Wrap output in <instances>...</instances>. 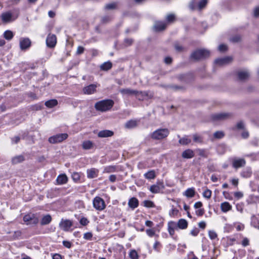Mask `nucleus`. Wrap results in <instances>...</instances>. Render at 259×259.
<instances>
[{
	"label": "nucleus",
	"mask_w": 259,
	"mask_h": 259,
	"mask_svg": "<svg viewBox=\"0 0 259 259\" xmlns=\"http://www.w3.org/2000/svg\"><path fill=\"white\" fill-rule=\"evenodd\" d=\"M114 104V101L112 100H103L97 102L95 104V108L98 111L106 112L111 109Z\"/></svg>",
	"instance_id": "nucleus-1"
},
{
	"label": "nucleus",
	"mask_w": 259,
	"mask_h": 259,
	"mask_svg": "<svg viewBox=\"0 0 259 259\" xmlns=\"http://www.w3.org/2000/svg\"><path fill=\"white\" fill-rule=\"evenodd\" d=\"M210 56V52L206 49H198L193 52L191 55V59L199 60L208 58Z\"/></svg>",
	"instance_id": "nucleus-2"
},
{
	"label": "nucleus",
	"mask_w": 259,
	"mask_h": 259,
	"mask_svg": "<svg viewBox=\"0 0 259 259\" xmlns=\"http://www.w3.org/2000/svg\"><path fill=\"white\" fill-rule=\"evenodd\" d=\"M94 207L97 210L102 211L106 208V204L104 200L99 196L95 197L93 201Z\"/></svg>",
	"instance_id": "nucleus-3"
},
{
	"label": "nucleus",
	"mask_w": 259,
	"mask_h": 259,
	"mask_svg": "<svg viewBox=\"0 0 259 259\" xmlns=\"http://www.w3.org/2000/svg\"><path fill=\"white\" fill-rule=\"evenodd\" d=\"M135 96L139 100L143 101L152 98L153 94L149 91L139 92L137 91Z\"/></svg>",
	"instance_id": "nucleus-4"
},
{
	"label": "nucleus",
	"mask_w": 259,
	"mask_h": 259,
	"mask_svg": "<svg viewBox=\"0 0 259 259\" xmlns=\"http://www.w3.org/2000/svg\"><path fill=\"white\" fill-rule=\"evenodd\" d=\"M68 137V135L67 134H59L52 136L49 138V141L50 143L52 144H56L58 143H60L66 139Z\"/></svg>",
	"instance_id": "nucleus-5"
},
{
	"label": "nucleus",
	"mask_w": 259,
	"mask_h": 259,
	"mask_svg": "<svg viewBox=\"0 0 259 259\" xmlns=\"http://www.w3.org/2000/svg\"><path fill=\"white\" fill-rule=\"evenodd\" d=\"M232 116V114L230 113H219L212 115L211 117L214 121H222L229 118Z\"/></svg>",
	"instance_id": "nucleus-6"
},
{
	"label": "nucleus",
	"mask_w": 259,
	"mask_h": 259,
	"mask_svg": "<svg viewBox=\"0 0 259 259\" xmlns=\"http://www.w3.org/2000/svg\"><path fill=\"white\" fill-rule=\"evenodd\" d=\"M31 45V41L28 37H21L19 39V46L21 50L26 51L28 50Z\"/></svg>",
	"instance_id": "nucleus-7"
},
{
	"label": "nucleus",
	"mask_w": 259,
	"mask_h": 259,
	"mask_svg": "<svg viewBox=\"0 0 259 259\" xmlns=\"http://www.w3.org/2000/svg\"><path fill=\"white\" fill-rule=\"evenodd\" d=\"M46 45L49 48H54L57 44V37L56 35L49 33L46 38Z\"/></svg>",
	"instance_id": "nucleus-8"
},
{
	"label": "nucleus",
	"mask_w": 259,
	"mask_h": 259,
	"mask_svg": "<svg viewBox=\"0 0 259 259\" xmlns=\"http://www.w3.org/2000/svg\"><path fill=\"white\" fill-rule=\"evenodd\" d=\"M17 17H14L11 12H6L3 13L1 15L2 21L5 23H8L14 21Z\"/></svg>",
	"instance_id": "nucleus-9"
},
{
	"label": "nucleus",
	"mask_w": 259,
	"mask_h": 259,
	"mask_svg": "<svg viewBox=\"0 0 259 259\" xmlns=\"http://www.w3.org/2000/svg\"><path fill=\"white\" fill-rule=\"evenodd\" d=\"M164 188L163 183L158 182L156 184L151 186L149 190L152 193H158Z\"/></svg>",
	"instance_id": "nucleus-10"
},
{
	"label": "nucleus",
	"mask_w": 259,
	"mask_h": 259,
	"mask_svg": "<svg viewBox=\"0 0 259 259\" xmlns=\"http://www.w3.org/2000/svg\"><path fill=\"white\" fill-rule=\"evenodd\" d=\"M168 131H155L152 135L153 139L160 140L167 136Z\"/></svg>",
	"instance_id": "nucleus-11"
},
{
	"label": "nucleus",
	"mask_w": 259,
	"mask_h": 259,
	"mask_svg": "<svg viewBox=\"0 0 259 259\" xmlns=\"http://www.w3.org/2000/svg\"><path fill=\"white\" fill-rule=\"evenodd\" d=\"M97 85L91 84L83 88L82 91L84 94L91 95L94 94L97 91Z\"/></svg>",
	"instance_id": "nucleus-12"
},
{
	"label": "nucleus",
	"mask_w": 259,
	"mask_h": 259,
	"mask_svg": "<svg viewBox=\"0 0 259 259\" xmlns=\"http://www.w3.org/2000/svg\"><path fill=\"white\" fill-rule=\"evenodd\" d=\"M246 163V161L243 158H234L232 159V165L235 168H238L244 166Z\"/></svg>",
	"instance_id": "nucleus-13"
},
{
	"label": "nucleus",
	"mask_w": 259,
	"mask_h": 259,
	"mask_svg": "<svg viewBox=\"0 0 259 259\" xmlns=\"http://www.w3.org/2000/svg\"><path fill=\"white\" fill-rule=\"evenodd\" d=\"M72 226V222L69 220H62L59 224V226L61 229L65 231H67Z\"/></svg>",
	"instance_id": "nucleus-14"
},
{
	"label": "nucleus",
	"mask_w": 259,
	"mask_h": 259,
	"mask_svg": "<svg viewBox=\"0 0 259 259\" xmlns=\"http://www.w3.org/2000/svg\"><path fill=\"white\" fill-rule=\"evenodd\" d=\"M140 123V120L138 119H131L127 121L125 123V128H135L137 127Z\"/></svg>",
	"instance_id": "nucleus-15"
},
{
	"label": "nucleus",
	"mask_w": 259,
	"mask_h": 259,
	"mask_svg": "<svg viewBox=\"0 0 259 259\" xmlns=\"http://www.w3.org/2000/svg\"><path fill=\"white\" fill-rule=\"evenodd\" d=\"M87 177L89 179L96 178L98 176L99 170L95 168L88 169L87 171Z\"/></svg>",
	"instance_id": "nucleus-16"
},
{
	"label": "nucleus",
	"mask_w": 259,
	"mask_h": 259,
	"mask_svg": "<svg viewBox=\"0 0 259 259\" xmlns=\"http://www.w3.org/2000/svg\"><path fill=\"white\" fill-rule=\"evenodd\" d=\"M194 152L190 149L184 150L182 153V157L185 159L192 158L194 156Z\"/></svg>",
	"instance_id": "nucleus-17"
},
{
	"label": "nucleus",
	"mask_w": 259,
	"mask_h": 259,
	"mask_svg": "<svg viewBox=\"0 0 259 259\" xmlns=\"http://www.w3.org/2000/svg\"><path fill=\"white\" fill-rule=\"evenodd\" d=\"M81 146L83 149L87 150L94 148L95 146L94 143L90 140H85L82 142Z\"/></svg>",
	"instance_id": "nucleus-18"
},
{
	"label": "nucleus",
	"mask_w": 259,
	"mask_h": 259,
	"mask_svg": "<svg viewBox=\"0 0 259 259\" xmlns=\"http://www.w3.org/2000/svg\"><path fill=\"white\" fill-rule=\"evenodd\" d=\"M231 59V58L229 57L218 58L214 61V63L218 65L221 66L228 63L230 62Z\"/></svg>",
	"instance_id": "nucleus-19"
},
{
	"label": "nucleus",
	"mask_w": 259,
	"mask_h": 259,
	"mask_svg": "<svg viewBox=\"0 0 259 259\" xmlns=\"http://www.w3.org/2000/svg\"><path fill=\"white\" fill-rule=\"evenodd\" d=\"M58 185H63L68 182V178L65 174L59 175L56 179Z\"/></svg>",
	"instance_id": "nucleus-20"
},
{
	"label": "nucleus",
	"mask_w": 259,
	"mask_h": 259,
	"mask_svg": "<svg viewBox=\"0 0 259 259\" xmlns=\"http://www.w3.org/2000/svg\"><path fill=\"white\" fill-rule=\"evenodd\" d=\"M120 93L123 95H135L137 93V90H132L131 89H122L119 90Z\"/></svg>",
	"instance_id": "nucleus-21"
},
{
	"label": "nucleus",
	"mask_w": 259,
	"mask_h": 259,
	"mask_svg": "<svg viewBox=\"0 0 259 259\" xmlns=\"http://www.w3.org/2000/svg\"><path fill=\"white\" fill-rule=\"evenodd\" d=\"M128 205L130 208L134 209L138 206L139 201L136 198L132 197L128 200Z\"/></svg>",
	"instance_id": "nucleus-22"
},
{
	"label": "nucleus",
	"mask_w": 259,
	"mask_h": 259,
	"mask_svg": "<svg viewBox=\"0 0 259 259\" xmlns=\"http://www.w3.org/2000/svg\"><path fill=\"white\" fill-rule=\"evenodd\" d=\"M25 160V157L23 155H17L12 158V163L13 164H17L22 162Z\"/></svg>",
	"instance_id": "nucleus-23"
},
{
	"label": "nucleus",
	"mask_w": 259,
	"mask_h": 259,
	"mask_svg": "<svg viewBox=\"0 0 259 259\" xmlns=\"http://www.w3.org/2000/svg\"><path fill=\"white\" fill-rule=\"evenodd\" d=\"M177 226L179 229H185L188 227V222L185 219H181L177 222Z\"/></svg>",
	"instance_id": "nucleus-24"
},
{
	"label": "nucleus",
	"mask_w": 259,
	"mask_h": 259,
	"mask_svg": "<svg viewBox=\"0 0 259 259\" xmlns=\"http://www.w3.org/2000/svg\"><path fill=\"white\" fill-rule=\"evenodd\" d=\"M238 78L241 80H245L249 76V73L247 70L240 71L238 72Z\"/></svg>",
	"instance_id": "nucleus-25"
},
{
	"label": "nucleus",
	"mask_w": 259,
	"mask_h": 259,
	"mask_svg": "<svg viewBox=\"0 0 259 259\" xmlns=\"http://www.w3.org/2000/svg\"><path fill=\"white\" fill-rule=\"evenodd\" d=\"M113 135V132L112 131H100L98 135L99 137L105 138L111 137Z\"/></svg>",
	"instance_id": "nucleus-26"
},
{
	"label": "nucleus",
	"mask_w": 259,
	"mask_h": 259,
	"mask_svg": "<svg viewBox=\"0 0 259 259\" xmlns=\"http://www.w3.org/2000/svg\"><path fill=\"white\" fill-rule=\"evenodd\" d=\"M221 210L224 212H226L232 209V206L228 202H224L221 204Z\"/></svg>",
	"instance_id": "nucleus-27"
},
{
	"label": "nucleus",
	"mask_w": 259,
	"mask_h": 259,
	"mask_svg": "<svg viewBox=\"0 0 259 259\" xmlns=\"http://www.w3.org/2000/svg\"><path fill=\"white\" fill-rule=\"evenodd\" d=\"M195 191L194 188L187 189L183 193V195L188 198H192L194 196Z\"/></svg>",
	"instance_id": "nucleus-28"
},
{
	"label": "nucleus",
	"mask_w": 259,
	"mask_h": 259,
	"mask_svg": "<svg viewBox=\"0 0 259 259\" xmlns=\"http://www.w3.org/2000/svg\"><path fill=\"white\" fill-rule=\"evenodd\" d=\"M166 27V24L161 22H156L154 26V28L155 31H159L164 30Z\"/></svg>",
	"instance_id": "nucleus-29"
},
{
	"label": "nucleus",
	"mask_w": 259,
	"mask_h": 259,
	"mask_svg": "<svg viewBox=\"0 0 259 259\" xmlns=\"http://www.w3.org/2000/svg\"><path fill=\"white\" fill-rule=\"evenodd\" d=\"M52 221V217L50 215L47 214L44 216L40 221V224L42 226L46 225L51 223Z\"/></svg>",
	"instance_id": "nucleus-30"
},
{
	"label": "nucleus",
	"mask_w": 259,
	"mask_h": 259,
	"mask_svg": "<svg viewBox=\"0 0 259 259\" xmlns=\"http://www.w3.org/2000/svg\"><path fill=\"white\" fill-rule=\"evenodd\" d=\"M195 151L201 157L206 158L208 155V152L206 149H197Z\"/></svg>",
	"instance_id": "nucleus-31"
},
{
	"label": "nucleus",
	"mask_w": 259,
	"mask_h": 259,
	"mask_svg": "<svg viewBox=\"0 0 259 259\" xmlns=\"http://www.w3.org/2000/svg\"><path fill=\"white\" fill-rule=\"evenodd\" d=\"M117 167L115 165H109L104 167V173H111L117 171Z\"/></svg>",
	"instance_id": "nucleus-32"
},
{
	"label": "nucleus",
	"mask_w": 259,
	"mask_h": 259,
	"mask_svg": "<svg viewBox=\"0 0 259 259\" xmlns=\"http://www.w3.org/2000/svg\"><path fill=\"white\" fill-rule=\"evenodd\" d=\"M112 66V63L110 61H107V62H104V63H103L101 65L100 68L102 70L107 71V70H109L110 69H111Z\"/></svg>",
	"instance_id": "nucleus-33"
},
{
	"label": "nucleus",
	"mask_w": 259,
	"mask_h": 259,
	"mask_svg": "<svg viewBox=\"0 0 259 259\" xmlns=\"http://www.w3.org/2000/svg\"><path fill=\"white\" fill-rule=\"evenodd\" d=\"M58 104V101L56 99H52L45 102V105L49 108H53Z\"/></svg>",
	"instance_id": "nucleus-34"
},
{
	"label": "nucleus",
	"mask_w": 259,
	"mask_h": 259,
	"mask_svg": "<svg viewBox=\"0 0 259 259\" xmlns=\"http://www.w3.org/2000/svg\"><path fill=\"white\" fill-rule=\"evenodd\" d=\"M144 177L148 180L154 179L156 177L155 171L153 170L148 171L144 174Z\"/></svg>",
	"instance_id": "nucleus-35"
},
{
	"label": "nucleus",
	"mask_w": 259,
	"mask_h": 259,
	"mask_svg": "<svg viewBox=\"0 0 259 259\" xmlns=\"http://www.w3.org/2000/svg\"><path fill=\"white\" fill-rule=\"evenodd\" d=\"M179 143L181 145H188L191 142L190 139L188 138L187 136H185L179 139Z\"/></svg>",
	"instance_id": "nucleus-36"
},
{
	"label": "nucleus",
	"mask_w": 259,
	"mask_h": 259,
	"mask_svg": "<svg viewBox=\"0 0 259 259\" xmlns=\"http://www.w3.org/2000/svg\"><path fill=\"white\" fill-rule=\"evenodd\" d=\"M4 37L7 40H11L14 36L13 33L10 30H7L4 33Z\"/></svg>",
	"instance_id": "nucleus-37"
},
{
	"label": "nucleus",
	"mask_w": 259,
	"mask_h": 259,
	"mask_svg": "<svg viewBox=\"0 0 259 259\" xmlns=\"http://www.w3.org/2000/svg\"><path fill=\"white\" fill-rule=\"evenodd\" d=\"M251 224L254 228L259 229V220L256 217H252Z\"/></svg>",
	"instance_id": "nucleus-38"
},
{
	"label": "nucleus",
	"mask_w": 259,
	"mask_h": 259,
	"mask_svg": "<svg viewBox=\"0 0 259 259\" xmlns=\"http://www.w3.org/2000/svg\"><path fill=\"white\" fill-rule=\"evenodd\" d=\"M251 174L252 172L251 170L250 169H247L241 172V176L243 178H247L250 177L251 175Z\"/></svg>",
	"instance_id": "nucleus-39"
},
{
	"label": "nucleus",
	"mask_w": 259,
	"mask_h": 259,
	"mask_svg": "<svg viewBox=\"0 0 259 259\" xmlns=\"http://www.w3.org/2000/svg\"><path fill=\"white\" fill-rule=\"evenodd\" d=\"M34 214L29 213L26 215H25L23 217V221L26 223L27 225H28L30 221L31 220L32 217H33Z\"/></svg>",
	"instance_id": "nucleus-40"
},
{
	"label": "nucleus",
	"mask_w": 259,
	"mask_h": 259,
	"mask_svg": "<svg viewBox=\"0 0 259 259\" xmlns=\"http://www.w3.org/2000/svg\"><path fill=\"white\" fill-rule=\"evenodd\" d=\"M143 204L144 206L146 207L153 208L155 207L154 203L150 200H144Z\"/></svg>",
	"instance_id": "nucleus-41"
},
{
	"label": "nucleus",
	"mask_w": 259,
	"mask_h": 259,
	"mask_svg": "<svg viewBox=\"0 0 259 259\" xmlns=\"http://www.w3.org/2000/svg\"><path fill=\"white\" fill-rule=\"evenodd\" d=\"M211 191L208 189H206L202 193L203 196L207 199L210 198L211 196Z\"/></svg>",
	"instance_id": "nucleus-42"
},
{
	"label": "nucleus",
	"mask_w": 259,
	"mask_h": 259,
	"mask_svg": "<svg viewBox=\"0 0 259 259\" xmlns=\"http://www.w3.org/2000/svg\"><path fill=\"white\" fill-rule=\"evenodd\" d=\"M193 141L198 143H202L203 142V138L202 137L198 135L195 134L193 136Z\"/></svg>",
	"instance_id": "nucleus-43"
},
{
	"label": "nucleus",
	"mask_w": 259,
	"mask_h": 259,
	"mask_svg": "<svg viewBox=\"0 0 259 259\" xmlns=\"http://www.w3.org/2000/svg\"><path fill=\"white\" fill-rule=\"evenodd\" d=\"M129 256L131 259H138L139 255L137 252L135 250H132L130 253Z\"/></svg>",
	"instance_id": "nucleus-44"
},
{
	"label": "nucleus",
	"mask_w": 259,
	"mask_h": 259,
	"mask_svg": "<svg viewBox=\"0 0 259 259\" xmlns=\"http://www.w3.org/2000/svg\"><path fill=\"white\" fill-rule=\"evenodd\" d=\"M214 137L217 139H221L224 136V133L221 131H218L213 134Z\"/></svg>",
	"instance_id": "nucleus-45"
},
{
	"label": "nucleus",
	"mask_w": 259,
	"mask_h": 259,
	"mask_svg": "<svg viewBox=\"0 0 259 259\" xmlns=\"http://www.w3.org/2000/svg\"><path fill=\"white\" fill-rule=\"evenodd\" d=\"M117 7V4L115 3L107 4L105 6V9L106 10H113L115 9Z\"/></svg>",
	"instance_id": "nucleus-46"
},
{
	"label": "nucleus",
	"mask_w": 259,
	"mask_h": 259,
	"mask_svg": "<svg viewBox=\"0 0 259 259\" xmlns=\"http://www.w3.org/2000/svg\"><path fill=\"white\" fill-rule=\"evenodd\" d=\"M207 0H201L198 3V8L199 10L203 9L207 4Z\"/></svg>",
	"instance_id": "nucleus-47"
},
{
	"label": "nucleus",
	"mask_w": 259,
	"mask_h": 259,
	"mask_svg": "<svg viewBox=\"0 0 259 259\" xmlns=\"http://www.w3.org/2000/svg\"><path fill=\"white\" fill-rule=\"evenodd\" d=\"M168 228L176 229L178 228L177 223L173 221H170L168 223Z\"/></svg>",
	"instance_id": "nucleus-48"
},
{
	"label": "nucleus",
	"mask_w": 259,
	"mask_h": 259,
	"mask_svg": "<svg viewBox=\"0 0 259 259\" xmlns=\"http://www.w3.org/2000/svg\"><path fill=\"white\" fill-rule=\"evenodd\" d=\"M39 222V220L38 219V218H37L34 214L33 215V217H32L31 220L30 221V222H29V223L28 224V225H36L37 224H38Z\"/></svg>",
	"instance_id": "nucleus-49"
},
{
	"label": "nucleus",
	"mask_w": 259,
	"mask_h": 259,
	"mask_svg": "<svg viewBox=\"0 0 259 259\" xmlns=\"http://www.w3.org/2000/svg\"><path fill=\"white\" fill-rule=\"evenodd\" d=\"M111 19V18L110 16H106L104 17H103L101 19V22L103 24L107 23L109 22Z\"/></svg>",
	"instance_id": "nucleus-50"
},
{
	"label": "nucleus",
	"mask_w": 259,
	"mask_h": 259,
	"mask_svg": "<svg viewBox=\"0 0 259 259\" xmlns=\"http://www.w3.org/2000/svg\"><path fill=\"white\" fill-rule=\"evenodd\" d=\"M227 49V46L224 44H221L218 47V50L221 52H226Z\"/></svg>",
	"instance_id": "nucleus-51"
},
{
	"label": "nucleus",
	"mask_w": 259,
	"mask_h": 259,
	"mask_svg": "<svg viewBox=\"0 0 259 259\" xmlns=\"http://www.w3.org/2000/svg\"><path fill=\"white\" fill-rule=\"evenodd\" d=\"M146 233L149 236V237H153L155 235V232L154 231V230L153 229H147L146 231Z\"/></svg>",
	"instance_id": "nucleus-52"
},
{
	"label": "nucleus",
	"mask_w": 259,
	"mask_h": 259,
	"mask_svg": "<svg viewBox=\"0 0 259 259\" xmlns=\"http://www.w3.org/2000/svg\"><path fill=\"white\" fill-rule=\"evenodd\" d=\"M93 237V235L91 232H87L83 235V238L86 240H91Z\"/></svg>",
	"instance_id": "nucleus-53"
},
{
	"label": "nucleus",
	"mask_w": 259,
	"mask_h": 259,
	"mask_svg": "<svg viewBox=\"0 0 259 259\" xmlns=\"http://www.w3.org/2000/svg\"><path fill=\"white\" fill-rule=\"evenodd\" d=\"M175 48L177 51L179 52L183 51L184 50V48L178 43L175 44Z\"/></svg>",
	"instance_id": "nucleus-54"
},
{
	"label": "nucleus",
	"mask_w": 259,
	"mask_h": 259,
	"mask_svg": "<svg viewBox=\"0 0 259 259\" xmlns=\"http://www.w3.org/2000/svg\"><path fill=\"white\" fill-rule=\"evenodd\" d=\"M208 235L211 239H214L217 237L216 233L213 231H209L208 232Z\"/></svg>",
	"instance_id": "nucleus-55"
},
{
	"label": "nucleus",
	"mask_w": 259,
	"mask_h": 259,
	"mask_svg": "<svg viewBox=\"0 0 259 259\" xmlns=\"http://www.w3.org/2000/svg\"><path fill=\"white\" fill-rule=\"evenodd\" d=\"M241 40V37L239 35H235L230 38V40L234 42H239Z\"/></svg>",
	"instance_id": "nucleus-56"
},
{
	"label": "nucleus",
	"mask_w": 259,
	"mask_h": 259,
	"mask_svg": "<svg viewBox=\"0 0 259 259\" xmlns=\"http://www.w3.org/2000/svg\"><path fill=\"white\" fill-rule=\"evenodd\" d=\"M241 244L244 247H245V246H247L249 245V239L247 238H246V237L244 238L243 239L242 241Z\"/></svg>",
	"instance_id": "nucleus-57"
},
{
	"label": "nucleus",
	"mask_w": 259,
	"mask_h": 259,
	"mask_svg": "<svg viewBox=\"0 0 259 259\" xmlns=\"http://www.w3.org/2000/svg\"><path fill=\"white\" fill-rule=\"evenodd\" d=\"M175 16L174 14H169L167 16L166 20L168 22H171L175 20Z\"/></svg>",
	"instance_id": "nucleus-58"
},
{
	"label": "nucleus",
	"mask_w": 259,
	"mask_h": 259,
	"mask_svg": "<svg viewBox=\"0 0 259 259\" xmlns=\"http://www.w3.org/2000/svg\"><path fill=\"white\" fill-rule=\"evenodd\" d=\"M199 232V230L197 228H193L190 232V234L193 236H196Z\"/></svg>",
	"instance_id": "nucleus-59"
},
{
	"label": "nucleus",
	"mask_w": 259,
	"mask_h": 259,
	"mask_svg": "<svg viewBox=\"0 0 259 259\" xmlns=\"http://www.w3.org/2000/svg\"><path fill=\"white\" fill-rule=\"evenodd\" d=\"M80 223L83 226H86L89 223V221L85 218H82L79 221Z\"/></svg>",
	"instance_id": "nucleus-60"
},
{
	"label": "nucleus",
	"mask_w": 259,
	"mask_h": 259,
	"mask_svg": "<svg viewBox=\"0 0 259 259\" xmlns=\"http://www.w3.org/2000/svg\"><path fill=\"white\" fill-rule=\"evenodd\" d=\"M236 127L238 130H242L245 127L244 123L242 121H240L237 123Z\"/></svg>",
	"instance_id": "nucleus-61"
},
{
	"label": "nucleus",
	"mask_w": 259,
	"mask_h": 259,
	"mask_svg": "<svg viewBox=\"0 0 259 259\" xmlns=\"http://www.w3.org/2000/svg\"><path fill=\"white\" fill-rule=\"evenodd\" d=\"M20 140V137L19 136H15L13 138H11L12 144H17L18 143Z\"/></svg>",
	"instance_id": "nucleus-62"
},
{
	"label": "nucleus",
	"mask_w": 259,
	"mask_h": 259,
	"mask_svg": "<svg viewBox=\"0 0 259 259\" xmlns=\"http://www.w3.org/2000/svg\"><path fill=\"white\" fill-rule=\"evenodd\" d=\"M72 178L73 180L77 181L79 180L80 176L78 173L77 172H73L72 175Z\"/></svg>",
	"instance_id": "nucleus-63"
},
{
	"label": "nucleus",
	"mask_w": 259,
	"mask_h": 259,
	"mask_svg": "<svg viewBox=\"0 0 259 259\" xmlns=\"http://www.w3.org/2000/svg\"><path fill=\"white\" fill-rule=\"evenodd\" d=\"M253 16L255 17H259V6L254 8L253 10Z\"/></svg>",
	"instance_id": "nucleus-64"
}]
</instances>
